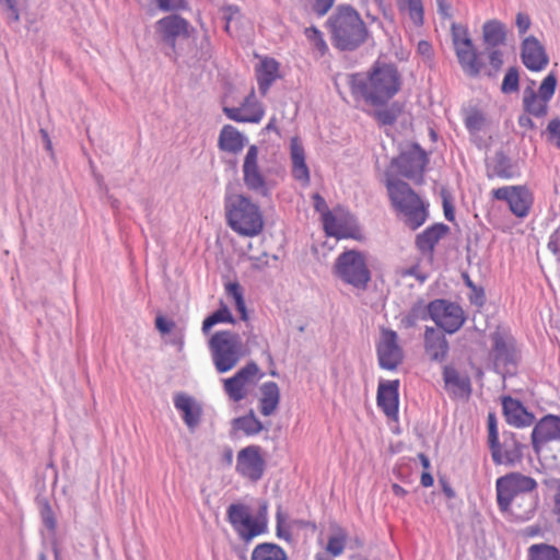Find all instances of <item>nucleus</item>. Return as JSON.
Masks as SVG:
<instances>
[{
  "instance_id": "nucleus-1",
  "label": "nucleus",
  "mask_w": 560,
  "mask_h": 560,
  "mask_svg": "<svg viewBox=\"0 0 560 560\" xmlns=\"http://www.w3.org/2000/svg\"><path fill=\"white\" fill-rule=\"evenodd\" d=\"M401 84V74L393 62L376 60L366 72L349 75L351 95L374 107L372 116L381 126H394L404 113V102L389 103L400 91Z\"/></svg>"
},
{
  "instance_id": "nucleus-2",
  "label": "nucleus",
  "mask_w": 560,
  "mask_h": 560,
  "mask_svg": "<svg viewBox=\"0 0 560 560\" xmlns=\"http://www.w3.org/2000/svg\"><path fill=\"white\" fill-rule=\"evenodd\" d=\"M536 479L511 471L495 480L497 505L512 523L533 520L539 506Z\"/></svg>"
},
{
  "instance_id": "nucleus-3",
  "label": "nucleus",
  "mask_w": 560,
  "mask_h": 560,
  "mask_svg": "<svg viewBox=\"0 0 560 560\" xmlns=\"http://www.w3.org/2000/svg\"><path fill=\"white\" fill-rule=\"evenodd\" d=\"M502 413L512 427L526 428L534 424L530 444L537 456L549 442H560V416L548 413L535 421V415L520 399L509 395L502 397Z\"/></svg>"
},
{
  "instance_id": "nucleus-4",
  "label": "nucleus",
  "mask_w": 560,
  "mask_h": 560,
  "mask_svg": "<svg viewBox=\"0 0 560 560\" xmlns=\"http://www.w3.org/2000/svg\"><path fill=\"white\" fill-rule=\"evenodd\" d=\"M325 26L332 47L341 52H353L372 38L366 23L351 4H338Z\"/></svg>"
},
{
  "instance_id": "nucleus-5",
  "label": "nucleus",
  "mask_w": 560,
  "mask_h": 560,
  "mask_svg": "<svg viewBox=\"0 0 560 560\" xmlns=\"http://www.w3.org/2000/svg\"><path fill=\"white\" fill-rule=\"evenodd\" d=\"M224 211L228 225L238 235L253 237L264 229L259 206L243 194L232 192L226 188Z\"/></svg>"
},
{
  "instance_id": "nucleus-6",
  "label": "nucleus",
  "mask_w": 560,
  "mask_h": 560,
  "mask_svg": "<svg viewBox=\"0 0 560 560\" xmlns=\"http://www.w3.org/2000/svg\"><path fill=\"white\" fill-rule=\"evenodd\" d=\"M386 188L392 206L411 231L422 226L429 218V203L401 179H388Z\"/></svg>"
},
{
  "instance_id": "nucleus-7",
  "label": "nucleus",
  "mask_w": 560,
  "mask_h": 560,
  "mask_svg": "<svg viewBox=\"0 0 560 560\" xmlns=\"http://www.w3.org/2000/svg\"><path fill=\"white\" fill-rule=\"evenodd\" d=\"M154 40L161 52L170 60L177 62L182 55L179 44L192 38L196 40V28L178 13H171L154 23Z\"/></svg>"
},
{
  "instance_id": "nucleus-8",
  "label": "nucleus",
  "mask_w": 560,
  "mask_h": 560,
  "mask_svg": "<svg viewBox=\"0 0 560 560\" xmlns=\"http://www.w3.org/2000/svg\"><path fill=\"white\" fill-rule=\"evenodd\" d=\"M209 349L217 372L226 373L242 358L241 336L232 330H219L210 338Z\"/></svg>"
},
{
  "instance_id": "nucleus-9",
  "label": "nucleus",
  "mask_w": 560,
  "mask_h": 560,
  "mask_svg": "<svg viewBox=\"0 0 560 560\" xmlns=\"http://www.w3.org/2000/svg\"><path fill=\"white\" fill-rule=\"evenodd\" d=\"M337 278L358 290L365 291L371 281V271L362 252L350 249L341 253L334 265Z\"/></svg>"
},
{
  "instance_id": "nucleus-10",
  "label": "nucleus",
  "mask_w": 560,
  "mask_h": 560,
  "mask_svg": "<svg viewBox=\"0 0 560 560\" xmlns=\"http://www.w3.org/2000/svg\"><path fill=\"white\" fill-rule=\"evenodd\" d=\"M267 505L260 508V517H254L250 508L243 503H232L226 510V517L240 539L248 545L255 537L266 533L267 518L265 516Z\"/></svg>"
},
{
  "instance_id": "nucleus-11",
  "label": "nucleus",
  "mask_w": 560,
  "mask_h": 560,
  "mask_svg": "<svg viewBox=\"0 0 560 560\" xmlns=\"http://www.w3.org/2000/svg\"><path fill=\"white\" fill-rule=\"evenodd\" d=\"M488 448L495 466L515 468L522 465L528 444L523 435L504 430L501 438L489 444Z\"/></svg>"
},
{
  "instance_id": "nucleus-12",
  "label": "nucleus",
  "mask_w": 560,
  "mask_h": 560,
  "mask_svg": "<svg viewBox=\"0 0 560 560\" xmlns=\"http://www.w3.org/2000/svg\"><path fill=\"white\" fill-rule=\"evenodd\" d=\"M451 33L455 55L463 72L469 78H478L485 69V62L469 36L468 28L453 23Z\"/></svg>"
},
{
  "instance_id": "nucleus-13",
  "label": "nucleus",
  "mask_w": 560,
  "mask_h": 560,
  "mask_svg": "<svg viewBox=\"0 0 560 560\" xmlns=\"http://www.w3.org/2000/svg\"><path fill=\"white\" fill-rule=\"evenodd\" d=\"M535 81H530V85L524 89L522 106L523 112L534 114L536 118H544L548 114L549 102L555 95L558 78L551 71L540 83L538 91L533 89Z\"/></svg>"
},
{
  "instance_id": "nucleus-14",
  "label": "nucleus",
  "mask_w": 560,
  "mask_h": 560,
  "mask_svg": "<svg viewBox=\"0 0 560 560\" xmlns=\"http://www.w3.org/2000/svg\"><path fill=\"white\" fill-rule=\"evenodd\" d=\"M428 163L429 158L425 150L417 142H413L407 151L400 152L392 161L401 176L412 179L417 184L423 182V173Z\"/></svg>"
},
{
  "instance_id": "nucleus-15",
  "label": "nucleus",
  "mask_w": 560,
  "mask_h": 560,
  "mask_svg": "<svg viewBox=\"0 0 560 560\" xmlns=\"http://www.w3.org/2000/svg\"><path fill=\"white\" fill-rule=\"evenodd\" d=\"M375 348L382 370L395 371L404 362V350L398 343V335L395 330L384 328Z\"/></svg>"
},
{
  "instance_id": "nucleus-16",
  "label": "nucleus",
  "mask_w": 560,
  "mask_h": 560,
  "mask_svg": "<svg viewBox=\"0 0 560 560\" xmlns=\"http://www.w3.org/2000/svg\"><path fill=\"white\" fill-rule=\"evenodd\" d=\"M235 470L252 482L259 481L266 470L261 446L253 444L242 448L236 456Z\"/></svg>"
},
{
  "instance_id": "nucleus-17",
  "label": "nucleus",
  "mask_w": 560,
  "mask_h": 560,
  "mask_svg": "<svg viewBox=\"0 0 560 560\" xmlns=\"http://www.w3.org/2000/svg\"><path fill=\"white\" fill-rule=\"evenodd\" d=\"M492 196L497 200L506 201L510 211L517 218H525L532 208L533 192L523 185L503 186L492 190Z\"/></svg>"
},
{
  "instance_id": "nucleus-18",
  "label": "nucleus",
  "mask_w": 560,
  "mask_h": 560,
  "mask_svg": "<svg viewBox=\"0 0 560 560\" xmlns=\"http://www.w3.org/2000/svg\"><path fill=\"white\" fill-rule=\"evenodd\" d=\"M327 220L328 225L324 230L327 236L337 240L351 238L359 242L365 238L358 218L349 211L343 212L339 218L335 214H328Z\"/></svg>"
},
{
  "instance_id": "nucleus-19",
  "label": "nucleus",
  "mask_w": 560,
  "mask_h": 560,
  "mask_svg": "<svg viewBox=\"0 0 560 560\" xmlns=\"http://www.w3.org/2000/svg\"><path fill=\"white\" fill-rule=\"evenodd\" d=\"M438 319L435 325L448 335L458 331L466 322V315L463 307L446 299H436Z\"/></svg>"
},
{
  "instance_id": "nucleus-20",
  "label": "nucleus",
  "mask_w": 560,
  "mask_h": 560,
  "mask_svg": "<svg viewBox=\"0 0 560 560\" xmlns=\"http://www.w3.org/2000/svg\"><path fill=\"white\" fill-rule=\"evenodd\" d=\"M243 179L245 186L255 192L260 194L264 197L269 196V188L267 180L258 166V148L252 144L244 159L243 164Z\"/></svg>"
},
{
  "instance_id": "nucleus-21",
  "label": "nucleus",
  "mask_w": 560,
  "mask_h": 560,
  "mask_svg": "<svg viewBox=\"0 0 560 560\" xmlns=\"http://www.w3.org/2000/svg\"><path fill=\"white\" fill-rule=\"evenodd\" d=\"M522 63L533 72H540L549 65V56L544 45L534 35L525 37L521 44Z\"/></svg>"
},
{
  "instance_id": "nucleus-22",
  "label": "nucleus",
  "mask_w": 560,
  "mask_h": 560,
  "mask_svg": "<svg viewBox=\"0 0 560 560\" xmlns=\"http://www.w3.org/2000/svg\"><path fill=\"white\" fill-rule=\"evenodd\" d=\"M448 232L450 226L445 223H433L416 235L415 247L421 256L432 260L435 246Z\"/></svg>"
},
{
  "instance_id": "nucleus-23",
  "label": "nucleus",
  "mask_w": 560,
  "mask_h": 560,
  "mask_svg": "<svg viewBox=\"0 0 560 560\" xmlns=\"http://www.w3.org/2000/svg\"><path fill=\"white\" fill-rule=\"evenodd\" d=\"M491 340L493 342L491 357L493 359L495 372L499 373L498 368L500 365H503L506 369L510 366L516 368L518 355L514 345V339L506 341L500 331H494L491 334Z\"/></svg>"
},
{
  "instance_id": "nucleus-24",
  "label": "nucleus",
  "mask_w": 560,
  "mask_h": 560,
  "mask_svg": "<svg viewBox=\"0 0 560 560\" xmlns=\"http://www.w3.org/2000/svg\"><path fill=\"white\" fill-rule=\"evenodd\" d=\"M442 377L445 389L452 397L468 399L471 396L472 386L468 374H460L455 366L446 364L443 366Z\"/></svg>"
},
{
  "instance_id": "nucleus-25",
  "label": "nucleus",
  "mask_w": 560,
  "mask_h": 560,
  "mask_svg": "<svg viewBox=\"0 0 560 560\" xmlns=\"http://www.w3.org/2000/svg\"><path fill=\"white\" fill-rule=\"evenodd\" d=\"M445 334L434 327L425 326L423 335L424 351L433 362L442 363L447 359L450 343Z\"/></svg>"
},
{
  "instance_id": "nucleus-26",
  "label": "nucleus",
  "mask_w": 560,
  "mask_h": 560,
  "mask_svg": "<svg viewBox=\"0 0 560 560\" xmlns=\"http://www.w3.org/2000/svg\"><path fill=\"white\" fill-rule=\"evenodd\" d=\"M376 402L385 416L395 418L399 407V380L380 381Z\"/></svg>"
},
{
  "instance_id": "nucleus-27",
  "label": "nucleus",
  "mask_w": 560,
  "mask_h": 560,
  "mask_svg": "<svg viewBox=\"0 0 560 560\" xmlns=\"http://www.w3.org/2000/svg\"><path fill=\"white\" fill-rule=\"evenodd\" d=\"M436 311V299L425 303L423 299L413 302L408 312L400 318V325L410 329L417 326L418 322L432 319L434 323L439 318Z\"/></svg>"
},
{
  "instance_id": "nucleus-28",
  "label": "nucleus",
  "mask_w": 560,
  "mask_h": 560,
  "mask_svg": "<svg viewBox=\"0 0 560 560\" xmlns=\"http://www.w3.org/2000/svg\"><path fill=\"white\" fill-rule=\"evenodd\" d=\"M174 406L182 412L183 421L189 430L192 431L199 425L202 408L192 397L178 393L174 397Z\"/></svg>"
},
{
  "instance_id": "nucleus-29",
  "label": "nucleus",
  "mask_w": 560,
  "mask_h": 560,
  "mask_svg": "<svg viewBox=\"0 0 560 560\" xmlns=\"http://www.w3.org/2000/svg\"><path fill=\"white\" fill-rule=\"evenodd\" d=\"M247 143V138L234 126L224 125L220 130L218 148L223 152L238 154Z\"/></svg>"
},
{
  "instance_id": "nucleus-30",
  "label": "nucleus",
  "mask_w": 560,
  "mask_h": 560,
  "mask_svg": "<svg viewBox=\"0 0 560 560\" xmlns=\"http://www.w3.org/2000/svg\"><path fill=\"white\" fill-rule=\"evenodd\" d=\"M280 63L275 58L265 57L256 67L258 90L265 96L272 83L279 78Z\"/></svg>"
},
{
  "instance_id": "nucleus-31",
  "label": "nucleus",
  "mask_w": 560,
  "mask_h": 560,
  "mask_svg": "<svg viewBox=\"0 0 560 560\" xmlns=\"http://www.w3.org/2000/svg\"><path fill=\"white\" fill-rule=\"evenodd\" d=\"M292 160V176L294 179L303 183H310V170L305 162V151L296 137L291 139L290 143Z\"/></svg>"
},
{
  "instance_id": "nucleus-32",
  "label": "nucleus",
  "mask_w": 560,
  "mask_h": 560,
  "mask_svg": "<svg viewBox=\"0 0 560 560\" xmlns=\"http://www.w3.org/2000/svg\"><path fill=\"white\" fill-rule=\"evenodd\" d=\"M482 38L488 47H499L505 44L506 26L499 20H489L482 25Z\"/></svg>"
},
{
  "instance_id": "nucleus-33",
  "label": "nucleus",
  "mask_w": 560,
  "mask_h": 560,
  "mask_svg": "<svg viewBox=\"0 0 560 560\" xmlns=\"http://www.w3.org/2000/svg\"><path fill=\"white\" fill-rule=\"evenodd\" d=\"M260 412L262 416L272 415L280 402V389L276 382L269 381L260 387Z\"/></svg>"
},
{
  "instance_id": "nucleus-34",
  "label": "nucleus",
  "mask_w": 560,
  "mask_h": 560,
  "mask_svg": "<svg viewBox=\"0 0 560 560\" xmlns=\"http://www.w3.org/2000/svg\"><path fill=\"white\" fill-rule=\"evenodd\" d=\"M254 95V91L244 98V102L242 103V107H223L224 115L236 122H253L257 124L264 117V109L256 108L254 109L249 115L242 114V108L246 106L249 103L250 97Z\"/></svg>"
},
{
  "instance_id": "nucleus-35",
  "label": "nucleus",
  "mask_w": 560,
  "mask_h": 560,
  "mask_svg": "<svg viewBox=\"0 0 560 560\" xmlns=\"http://www.w3.org/2000/svg\"><path fill=\"white\" fill-rule=\"evenodd\" d=\"M232 429L242 431L246 436H253L260 433L265 427L250 409L246 415L232 420Z\"/></svg>"
},
{
  "instance_id": "nucleus-36",
  "label": "nucleus",
  "mask_w": 560,
  "mask_h": 560,
  "mask_svg": "<svg viewBox=\"0 0 560 560\" xmlns=\"http://www.w3.org/2000/svg\"><path fill=\"white\" fill-rule=\"evenodd\" d=\"M250 560H288V555L278 544L261 542L254 548Z\"/></svg>"
},
{
  "instance_id": "nucleus-37",
  "label": "nucleus",
  "mask_w": 560,
  "mask_h": 560,
  "mask_svg": "<svg viewBox=\"0 0 560 560\" xmlns=\"http://www.w3.org/2000/svg\"><path fill=\"white\" fill-rule=\"evenodd\" d=\"M490 166L492 167L493 175L500 178H513L516 174L510 156L502 150L494 153Z\"/></svg>"
},
{
  "instance_id": "nucleus-38",
  "label": "nucleus",
  "mask_w": 560,
  "mask_h": 560,
  "mask_svg": "<svg viewBox=\"0 0 560 560\" xmlns=\"http://www.w3.org/2000/svg\"><path fill=\"white\" fill-rule=\"evenodd\" d=\"M463 117L464 125L469 133H477L486 126V115L476 106L463 109Z\"/></svg>"
},
{
  "instance_id": "nucleus-39",
  "label": "nucleus",
  "mask_w": 560,
  "mask_h": 560,
  "mask_svg": "<svg viewBox=\"0 0 560 560\" xmlns=\"http://www.w3.org/2000/svg\"><path fill=\"white\" fill-rule=\"evenodd\" d=\"M220 323L235 324V318L226 304L221 302L220 307L207 316L202 322V332L208 334L210 329Z\"/></svg>"
},
{
  "instance_id": "nucleus-40",
  "label": "nucleus",
  "mask_w": 560,
  "mask_h": 560,
  "mask_svg": "<svg viewBox=\"0 0 560 560\" xmlns=\"http://www.w3.org/2000/svg\"><path fill=\"white\" fill-rule=\"evenodd\" d=\"M529 560H560V550L549 544H535L528 548Z\"/></svg>"
},
{
  "instance_id": "nucleus-41",
  "label": "nucleus",
  "mask_w": 560,
  "mask_h": 560,
  "mask_svg": "<svg viewBox=\"0 0 560 560\" xmlns=\"http://www.w3.org/2000/svg\"><path fill=\"white\" fill-rule=\"evenodd\" d=\"M305 36L312 48L317 52V57L322 58L328 52V45L324 38V34L316 26L305 28Z\"/></svg>"
},
{
  "instance_id": "nucleus-42",
  "label": "nucleus",
  "mask_w": 560,
  "mask_h": 560,
  "mask_svg": "<svg viewBox=\"0 0 560 560\" xmlns=\"http://www.w3.org/2000/svg\"><path fill=\"white\" fill-rule=\"evenodd\" d=\"M400 9L406 8L409 18L416 26L424 23V8L422 0H398Z\"/></svg>"
},
{
  "instance_id": "nucleus-43",
  "label": "nucleus",
  "mask_w": 560,
  "mask_h": 560,
  "mask_svg": "<svg viewBox=\"0 0 560 560\" xmlns=\"http://www.w3.org/2000/svg\"><path fill=\"white\" fill-rule=\"evenodd\" d=\"M37 503L43 524L51 534H55L57 529V520L49 501L46 498H37Z\"/></svg>"
},
{
  "instance_id": "nucleus-44",
  "label": "nucleus",
  "mask_w": 560,
  "mask_h": 560,
  "mask_svg": "<svg viewBox=\"0 0 560 560\" xmlns=\"http://www.w3.org/2000/svg\"><path fill=\"white\" fill-rule=\"evenodd\" d=\"M348 535L341 527H337V534L328 538L326 550L332 557L340 556L346 547Z\"/></svg>"
},
{
  "instance_id": "nucleus-45",
  "label": "nucleus",
  "mask_w": 560,
  "mask_h": 560,
  "mask_svg": "<svg viewBox=\"0 0 560 560\" xmlns=\"http://www.w3.org/2000/svg\"><path fill=\"white\" fill-rule=\"evenodd\" d=\"M520 90V70L516 66L510 67L503 78L501 92L503 94L516 93Z\"/></svg>"
},
{
  "instance_id": "nucleus-46",
  "label": "nucleus",
  "mask_w": 560,
  "mask_h": 560,
  "mask_svg": "<svg viewBox=\"0 0 560 560\" xmlns=\"http://www.w3.org/2000/svg\"><path fill=\"white\" fill-rule=\"evenodd\" d=\"M245 384L235 375L224 381V389L233 401H241L246 397Z\"/></svg>"
},
{
  "instance_id": "nucleus-47",
  "label": "nucleus",
  "mask_w": 560,
  "mask_h": 560,
  "mask_svg": "<svg viewBox=\"0 0 560 560\" xmlns=\"http://www.w3.org/2000/svg\"><path fill=\"white\" fill-rule=\"evenodd\" d=\"M212 57V47L210 37L207 33H205L199 43L196 45L195 50L191 54V58L197 61H208Z\"/></svg>"
},
{
  "instance_id": "nucleus-48",
  "label": "nucleus",
  "mask_w": 560,
  "mask_h": 560,
  "mask_svg": "<svg viewBox=\"0 0 560 560\" xmlns=\"http://www.w3.org/2000/svg\"><path fill=\"white\" fill-rule=\"evenodd\" d=\"M488 58L490 68L485 69L483 74L489 79H495L503 66V52L499 49H492Z\"/></svg>"
},
{
  "instance_id": "nucleus-49",
  "label": "nucleus",
  "mask_w": 560,
  "mask_h": 560,
  "mask_svg": "<svg viewBox=\"0 0 560 560\" xmlns=\"http://www.w3.org/2000/svg\"><path fill=\"white\" fill-rule=\"evenodd\" d=\"M162 12H173L176 13L178 11H185L189 8L188 0H153Z\"/></svg>"
},
{
  "instance_id": "nucleus-50",
  "label": "nucleus",
  "mask_w": 560,
  "mask_h": 560,
  "mask_svg": "<svg viewBox=\"0 0 560 560\" xmlns=\"http://www.w3.org/2000/svg\"><path fill=\"white\" fill-rule=\"evenodd\" d=\"M312 199H313V206H314L315 211L320 213V215H322L323 229L325 230L328 225L327 215L334 214V213L329 210L325 198L322 195H319L318 192H315L312 196Z\"/></svg>"
},
{
  "instance_id": "nucleus-51",
  "label": "nucleus",
  "mask_w": 560,
  "mask_h": 560,
  "mask_svg": "<svg viewBox=\"0 0 560 560\" xmlns=\"http://www.w3.org/2000/svg\"><path fill=\"white\" fill-rule=\"evenodd\" d=\"M487 445L500 439L497 415L490 411L487 417Z\"/></svg>"
},
{
  "instance_id": "nucleus-52",
  "label": "nucleus",
  "mask_w": 560,
  "mask_h": 560,
  "mask_svg": "<svg viewBox=\"0 0 560 560\" xmlns=\"http://www.w3.org/2000/svg\"><path fill=\"white\" fill-rule=\"evenodd\" d=\"M259 372V368L256 362L250 361L246 363L245 366L240 369L234 375L238 377L240 381H242L244 384L250 381L252 377L257 375Z\"/></svg>"
},
{
  "instance_id": "nucleus-53",
  "label": "nucleus",
  "mask_w": 560,
  "mask_h": 560,
  "mask_svg": "<svg viewBox=\"0 0 560 560\" xmlns=\"http://www.w3.org/2000/svg\"><path fill=\"white\" fill-rule=\"evenodd\" d=\"M547 248L560 265V225L549 235Z\"/></svg>"
},
{
  "instance_id": "nucleus-54",
  "label": "nucleus",
  "mask_w": 560,
  "mask_h": 560,
  "mask_svg": "<svg viewBox=\"0 0 560 560\" xmlns=\"http://www.w3.org/2000/svg\"><path fill=\"white\" fill-rule=\"evenodd\" d=\"M276 535L278 538L284 539L285 541L292 540V534L289 529L284 528V516L281 509L279 508L276 513Z\"/></svg>"
},
{
  "instance_id": "nucleus-55",
  "label": "nucleus",
  "mask_w": 560,
  "mask_h": 560,
  "mask_svg": "<svg viewBox=\"0 0 560 560\" xmlns=\"http://www.w3.org/2000/svg\"><path fill=\"white\" fill-rule=\"evenodd\" d=\"M548 140L555 141L557 148L560 149V118L551 119L547 125Z\"/></svg>"
},
{
  "instance_id": "nucleus-56",
  "label": "nucleus",
  "mask_w": 560,
  "mask_h": 560,
  "mask_svg": "<svg viewBox=\"0 0 560 560\" xmlns=\"http://www.w3.org/2000/svg\"><path fill=\"white\" fill-rule=\"evenodd\" d=\"M335 0H312V11L317 16H324L332 8Z\"/></svg>"
},
{
  "instance_id": "nucleus-57",
  "label": "nucleus",
  "mask_w": 560,
  "mask_h": 560,
  "mask_svg": "<svg viewBox=\"0 0 560 560\" xmlns=\"http://www.w3.org/2000/svg\"><path fill=\"white\" fill-rule=\"evenodd\" d=\"M222 18L225 21L224 31L230 33V23L236 14L240 13V8L235 4H226L221 8Z\"/></svg>"
},
{
  "instance_id": "nucleus-58",
  "label": "nucleus",
  "mask_w": 560,
  "mask_h": 560,
  "mask_svg": "<svg viewBox=\"0 0 560 560\" xmlns=\"http://www.w3.org/2000/svg\"><path fill=\"white\" fill-rule=\"evenodd\" d=\"M0 4L9 11V21L10 22H19L20 21V10L18 8V0H0Z\"/></svg>"
},
{
  "instance_id": "nucleus-59",
  "label": "nucleus",
  "mask_w": 560,
  "mask_h": 560,
  "mask_svg": "<svg viewBox=\"0 0 560 560\" xmlns=\"http://www.w3.org/2000/svg\"><path fill=\"white\" fill-rule=\"evenodd\" d=\"M515 24L518 35L522 36L529 30L532 20L527 13L518 12L516 14Z\"/></svg>"
},
{
  "instance_id": "nucleus-60",
  "label": "nucleus",
  "mask_w": 560,
  "mask_h": 560,
  "mask_svg": "<svg viewBox=\"0 0 560 560\" xmlns=\"http://www.w3.org/2000/svg\"><path fill=\"white\" fill-rule=\"evenodd\" d=\"M487 298L485 293V289L482 287L477 285L475 290H471L469 294V302L472 305L478 307H482L486 304Z\"/></svg>"
},
{
  "instance_id": "nucleus-61",
  "label": "nucleus",
  "mask_w": 560,
  "mask_h": 560,
  "mask_svg": "<svg viewBox=\"0 0 560 560\" xmlns=\"http://www.w3.org/2000/svg\"><path fill=\"white\" fill-rule=\"evenodd\" d=\"M225 291L228 295L234 299V302L237 301V299L244 298L243 288L237 281L228 282L225 284Z\"/></svg>"
},
{
  "instance_id": "nucleus-62",
  "label": "nucleus",
  "mask_w": 560,
  "mask_h": 560,
  "mask_svg": "<svg viewBox=\"0 0 560 560\" xmlns=\"http://www.w3.org/2000/svg\"><path fill=\"white\" fill-rule=\"evenodd\" d=\"M174 322L171 319H167L166 317L159 315L155 318V327L161 334H168L171 332L172 328L174 327Z\"/></svg>"
},
{
  "instance_id": "nucleus-63",
  "label": "nucleus",
  "mask_w": 560,
  "mask_h": 560,
  "mask_svg": "<svg viewBox=\"0 0 560 560\" xmlns=\"http://www.w3.org/2000/svg\"><path fill=\"white\" fill-rule=\"evenodd\" d=\"M534 117V114H529L528 112H524L521 114L517 118V124L521 128L534 130L536 129V124L532 119Z\"/></svg>"
},
{
  "instance_id": "nucleus-64",
  "label": "nucleus",
  "mask_w": 560,
  "mask_h": 560,
  "mask_svg": "<svg viewBox=\"0 0 560 560\" xmlns=\"http://www.w3.org/2000/svg\"><path fill=\"white\" fill-rule=\"evenodd\" d=\"M553 513L557 516V523L560 524V481H558L557 491L553 495Z\"/></svg>"
}]
</instances>
